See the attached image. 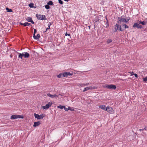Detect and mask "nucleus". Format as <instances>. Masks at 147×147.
<instances>
[{"label":"nucleus","mask_w":147,"mask_h":147,"mask_svg":"<svg viewBox=\"0 0 147 147\" xmlns=\"http://www.w3.org/2000/svg\"><path fill=\"white\" fill-rule=\"evenodd\" d=\"M72 74H71L69 72H65L61 73L59 74L57 76L58 78H63V77H67L69 76H71Z\"/></svg>","instance_id":"1"},{"label":"nucleus","mask_w":147,"mask_h":147,"mask_svg":"<svg viewBox=\"0 0 147 147\" xmlns=\"http://www.w3.org/2000/svg\"><path fill=\"white\" fill-rule=\"evenodd\" d=\"M121 26L119 24H116L115 26L114 32H117V30H119L121 31H123L124 29L121 28Z\"/></svg>","instance_id":"2"},{"label":"nucleus","mask_w":147,"mask_h":147,"mask_svg":"<svg viewBox=\"0 0 147 147\" xmlns=\"http://www.w3.org/2000/svg\"><path fill=\"white\" fill-rule=\"evenodd\" d=\"M118 20L117 21V22L119 24H121V22L125 23L127 22V21L126 19L123 18V16L121 17H118Z\"/></svg>","instance_id":"3"},{"label":"nucleus","mask_w":147,"mask_h":147,"mask_svg":"<svg viewBox=\"0 0 147 147\" xmlns=\"http://www.w3.org/2000/svg\"><path fill=\"white\" fill-rule=\"evenodd\" d=\"M23 118L24 117L23 115H11L10 119H16L17 118Z\"/></svg>","instance_id":"4"},{"label":"nucleus","mask_w":147,"mask_h":147,"mask_svg":"<svg viewBox=\"0 0 147 147\" xmlns=\"http://www.w3.org/2000/svg\"><path fill=\"white\" fill-rule=\"evenodd\" d=\"M52 104V102H48V103L46 104L45 106H43L42 107L43 109H47L50 107H51Z\"/></svg>","instance_id":"5"},{"label":"nucleus","mask_w":147,"mask_h":147,"mask_svg":"<svg viewBox=\"0 0 147 147\" xmlns=\"http://www.w3.org/2000/svg\"><path fill=\"white\" fill-rule=\"evenodd\" d=\"M110 113H113L114 110L112 107L108 106L106 107V111Z\"/></svg>","instance_id":"6"},{"label":"nucleus","mask_w":147,"mask_h":147,"mask_svg":"<svg viewBox=\"0 0 147 147\" xmlns=\"http://www.w3.org/2000/svg\"><path fill=\"white\" fill-rule=\"evenodd\" d=\"M34 116L37 119H42L44 117L45 115L43 114L39 115L38 114H36L35 113L34 114Z\"/></svg>","instance_id":"7"},{"label":"nucleus","mask_w":147,"mask_h":147,"mask_svg":"<svg viewBox=\"0 0 147 147\" xmlns=\"http://www.w3.org/2000/svg\"><path fill=\"white\" fill-rule=\"evenodd\" d=\"M105 87L109 89H115L116 88V86L115 85L113 84L107 85Z\"/></svg>","instance_id":"8"},{"label":"nucleus","mask_w":147,"mask_h":147,"mask_svg":"<svg viewBox=\"0 0 147 147\" xmlns=\"http://www.w3.org/2000/svg\"><path fill=\"white\" fill-rule=\"evenodd\" d=\"M133 28H137L139 29H141L142 28V26L138 23H135L133 25Z\"/></svg>","instance_id":"9"},{"label":"nucleus","mask_w":147,"mask_h":147,"mask_svg":"<svg viewBox=\"0 0 147 147\" xmlns=\"http://www.w3.org/2000/svg\"><path fill=\"white\" fill-rule=\"evenodd\" d=\"M43 15H38L36 14V16L37 18V19H38L39 20H47L46 18H42V17H43Z\"/></svg>","instance_id":"10"},{"label":"nucleus","mask_w":147,"mask_h":147,"mask_svg":"<svg viewBox=\"0 0 147 147\" xmlns=\"http://www.w3.org/2000/svg\"><path fill=\"white\" fill-rule=\"evenodd\" d=\"M26 20L29 22H30L32 24H34V22L32 20V18L30 17H28L26 19Z\"/></svg>","instance_id":"11"},{"label":"nucleus","mask_w":147,"mask_h":147,"mask_svg":"<svg viewBox=\"0 0 147 147\" xmlns=\"http://www.w3.org/2000/svg\"><path fill=\"white\" fill-rule=\"evenodd\" d=\"M48 96H49L51 98H54L56 97H58V96L55 94L54 95H52L50 93L47 94Z\"/></svg>","instance_id":"12"},{"label":"nucleus","mask_w":147,"mask_h":147,"mask_svg":"<svg viewBox=\"0 0 147 147\" xmlns=\"http://www.w3.org/2000/svg\"><path fill=\"white\" fill-rule=\"evenodd\" d=\"M20 24L21 25H23L24 26H29L30 25H31V24L28 23V22H25L24 23H20Z\"/></svg>","instance_id":"13"},{"label":"nucleus","mask_w":147,"mask_h":147,"mask_svg":"<svg viewBox=\"0 0 147 147\" xmlns=\"http://www.w3.org/2000/svg\"><path fill=\"white\" fill-rule=\"evenodd\" d=\"M40 121H38V122H35L34 123V124L33 125L34 127H36L38 126L39 125H40Z\"/></svg>","instance_id":"14"},{"label":"nucleus","mask_w":147,"mask_h":147,"mask_svg":"<svg viewBox=\"0 0 147 147\" xmlns=\"http://www.w3.org/2000/svg\"><path fill=\"white\" fill-rule=\"evenodd\" d=\"M65 111H67L68 110H69L71 111H73L74 110V109L73 108H71V107H68V108H65Z\"/></svg>","instance_id":"15"},{"label":"nucleus","mask_w":147,"mask_h":147,"mask_svg":"<svg viewBox=\"0 0 147 147\" xmlns=\"http://www.w3.org/2000/svg\"><path fill=\"white\" fill-rule=\"evenodd\" d=\"M33 37L35 39L37 40L39 38L40 35L39 34H38L37 36H36L35 35L33 34Z\"/></svg>","instance_id":"16"},{"label":"nucleus","mask_w":147,"mask_h":147,"mask_svg":"<svg viewBox=\"0 0 147 147\" xmlns=\"http://www.w3.org/2000/svg\"><path fill=\"white\" fill-rule=\"evenodd\" d=\"M99 108H101V109L106 111V108L105 106V105H100L99 106Z\"/></svg>","instance_id":"17"},{"label":"nucleus","mask_w":147,"mask_h":147,"mask_svg":"<svg viewBox=\"0 0 147 147\" xmlns=\"http://www.w3.org/2000/svg\"><path fill=\"white\" fill-rule=\"evenodd\" d=\"M24 57L28 58L30 56L29 54L27 52H24Z\"/></svg>","instance_id":"18"},{"label":"nucleus","mask_w":147,"mask_h":147,"mask_svg":"<svg viewBox=\"0 0 147 147\" xmlns=\"http://www.w3.org/2000/svg\"><path fill=\"white\" fill-rule=\"evenodd\" d=\"M89 88V90H94V89H96L97 88V87L96 86H90L89 87H88Z\"/></svg>","instance_id":"19"},{"label":"nucleus","mask_w":147,"mask_h":147,"mask_svg":"<svg viewBox=\"0 0 147 147\" xmlns=\"http://www.w3.org/2000/svg\"><path fill=\"white\" fill-rule=\"evenodd\" d=\"M105 18L106 20V22L105 21V22H106V27L107 28L109 26V25L108 23V20L107 18L106 17Z\"/></svg>","instance_id":"20"},{"label":"nucleus","mask_w":147,"mask_h":147,"mask_svg":"<svg viewBox=\"0 0 147 147\" xmlns=\"http://www.w3.org/2000/svg\"><path fill=\"white\" fill-rule=\"evenodd\" d=\"M34 4L32 3H30L28 5V6L30 8H36V7H34Z\"/></svg>","instance_id":"21"},{"label":"nucleus","mask_w":147,"mask_h":147,"mask_svg":"<svg viewBox=\"0 0 147 147\" xmlns=\"http://www.w3.org/2000/svg\"><path fill=\"white\" fill-rule=\"evenodd\" d=\"M6 10L8 12H11L13 11L11 9H9L8 7H6Z\"/></svg>","instance_id":"22"},{"label":"nucleus","mask_w":147,"mask_h":147,"mask_svg":"<svg viewBox=\"0 0 147 147\" xmlns=\"http://www.w3.org/2000/svg\"><path fill=\"white\" fill-rule=\"evenodd\" d=\"M58 108L62 109L64 108L65 109V107L64 106L59 105L58 106Z\"/></svg>","instance_id":"23"},{"label":"nucleus","mask_w":147,"mask_h":147,"mask_svg":"<svg viewBox=\"0 0 147 147\" xmlns=\"http://www.w3.org/2000/svg\"><path fill=\"white\" fill-rule=\"evenodd\" d=\"M112 42V40L111 39H109L107 41V44H109Z\"/></svg>","instance_id":"24"},{"label":"nucleus","mask_w":147,"mask_h":147,"mask_svg":"<svg viewBox=\"0 0 147 147\" xmlns=\"http://www.w3.org/2000/svg\"><path fill=\"white\" fill-rule=\"evenodd\" d=\"M89 90V88L88 87L84 88V90H83V92H84Z\"/></svg>","instance_id":"25"},{"label":"nucleus","mask_w":147,"mask_h":147,"mask_svg":"<svg viewBox=\"0 0 147 147\" xmlns=\"http://www.w3.org/2000/svg\"><path fill=\"white\" fill-rule=\"evenodd\" d=\"M122 27H124V28H129V27L125 24H123L122 26Z\"/></svg>","instance_id":"26"},{"label":"nucleus","mask_w":147,"mask_h":147,"mask_svg":"<svg viewBox=\"0 0 147 147\" xmlns=\"http://www.w3.org/2000/svg\"><path fill=\"white\" fill-rule=\"evenodd\" d=\"M47 4H48L49 5H51L53 4V3L52 1H50Z\"/></svg>","instance_id":"27"},{"label":"nucleus","mask_w":147,"mask_h":147,"mask_svg":"<svg viewBox=\"0 0 147 147\" xmlns=\"http://www.w3.org/2000/svg\"><path fill=\"white\" fill-rule=\"evenodd\" d=\"M45 7L47 9H49L50 7L49 5L48 4L45 5Z\"/></svg>","instance_id":"28"},{"label":"nucleus","mask_w":147,"mask_h":147,"mask_svg":"<svg viewBox=\"0 0 147 147\" xmlns=\"http://www.w3.org/2000/svg\"><path fill=\"white\" fill-rule=\"evenodd\" d=\"M18 53L19 54V56H18V58H20L22 59V55L21 54V53Z\"/></svg>","instance_id":"29"},{"label":"nucleus","mask_w":147,"mask_h":147,"mask_svg":"<svg viewBox=\"0 0 147 147\" xmlns=\"http://www.w3.org/2000/svg\"><path fill=\"white\" fill-rule=\"evenodd\" d=\"M132 73H133V74H131V76L133 75H134L136 78H138V76L137 74H134L133 72H132Z\"/></svg>","instance_id":"30"},{"label":"nucleus","mask_w":147,"mask_h":147,"mask_svg":"<svg viewBox=\"0 0 147 147\" xmlns=\"http://www.w3.org/2000/svg\"><path fill=\"white\" fill-rule=\"evenodd\" d=\"M59 3L61 4H63V1L61 0H58Z\"/></svg>","instance_id":"31"},{"label":"nucleus","mask_w":147,"mask_h":147,"mask_svg":"<svg viewBox=\"0 0 147 147\" xmlns=\"http://www.w3.org/2000/svg\"><path fill=\"white\" fill-rule=\"evenodd\" d=\"M143 81L145 82L147 81V76L143 78Z\"/></svg>","instance_id":"32"},{"label":"nucleus","mask_w":147,"mask_h":147,"mask_svg":"<svg viewBox=\"0 0 147 147\" xmlns=\"http://www.w3.org/2000/svg\"><path fill=\"white\" fill-rule=\"evenodd\" d=\"M141 24L143 25H144L146 24V23L144 21H143L142 22Z\"/></svg>","instance_id":"33"},{"label":"nucleus","mask_w":147,"mask_h":147,"mask_svg":"<svg viewBox=\"0 0 147 147\" xmlns=\"http://www.w3.org/2000/svg\"><path fill=\"white\" fill-rule=\"evenodd\" d=\"M80 86H85V84H79Z\"/></svg>","instance_id":"34"},{"label":"nucleus","mask_w":147,"mask_h":147,"mask_svg":"<svg viewBox=\"0 0 147 147\" xmlns=\"http://www.w3.org/2000/svg\"><path fill=\"white\" fill-rule=\"evenodd\" d=\"M52 24L51 22H50L49 23V24H48V27L49 28H50V26Z\"/></svg>","instance_id":"35"},{"label":"nucleus","mask_w":147,"mask_h":147,"mask_svg":"<svg viewBox=\"0 0 147 147\" xmlns=\"http://www.w3.org/2000/svg\"><path fill=\"white\" fill-rule=\"evenodd\" d=\"M36 32H37L36 30V29H34V32L33 34L35 35V34L36 33Z\"/></svg>","instance_id":"36"},{"label":"nucleus","mask_w":147,"mask_h":147,"mask_svg":"<svg viewBox=\"0 0 147 147\" xmlns=\"http://www.w3.org/2000/svg\"><path fill=\"white\" fill-rule=\"evenodd\" d=\"M50 29V28H49V27H48V28H46V30L45 31V32H47V30H49V29Z\"/></svg>","instance_id":"37"},{"label":"nucleus","mask_w":147,"mask_h":147,"mask_svg":"<svg viewBox=\"0 0 147 147\" xmlns=\"http://www.w3.org/2000/svg\"><path fill=\"white\" fill-rule=\"evenodd\" d=\"M66 35H68V36H70V34H67L66 33V34H65V36H66Z\"/></svg>","instance_id":"38"},{"label":"nucleus","mask_w":147,"mask_h":147,"mask_svg":"<svg viewBox=\"0 0 147 147\" xmlns=\"http://www.w3.org/2000/svg\"><path fill=\"white\" fill-rule=\"evenodd\" d=\"M89 83H87L85 84V86H88L89 85Z\"/></svg>","instance_id":"39"},{"label":"nucleus","mask_w":147,"mask_h":147,"mask_svg":"<svg viewBox=\"0 0 147 147\" xmlns=\"http://www.w3.org/2000/svg\"><path fill=\"white\" fill-rule=\"evenodd\" d=\"M21 54L22 55V56H24V53H21Z\"/></svg>","instance_id":"40"},{"label":"nucleus","mask_w":147,"mask_h":147,"mask_svg":"<svg viewBox=\"0 0 147 147\" xmlns=\"http://www.w3.org/2000/svg\"><path fill=\"white\" fill-rule=\"evenodd\" d=\"M142 22L141 21H140L139 22V24H142Z\"/></svg>","instance_id":"41"},{"label":"nucleus","mask_w":147,"mask_h":147,"mask_svg":"<svg viewBox=\"0 0 147 147\" xmlns=\"http://www.w3.org/2000/svg\"><path fill=\"white\" fill-rule=\"evenodd\" d=\"M46 18L45 17V15H43V17H42V18Z\"/></svg>","instance_id":"42"},{"label":"nucleus","mask_w":147,"mask_h":147,"mask_svg":"<svg viewBox=\"0 0 147 147\" xmlns=\"http://www.w3.org/2000/svg\"><path fill=\"white\" fill-rule=\"evenodd\" d=\"M130 19V18H129L127 19V22Z\"/></svg>","instance_id":"43"},{"label":"nucleus","mask_w":147,"mask_h":147,"mask_svg":"<svg viewBox=\"0 0 147 147\" xmlns=\"http://www.w3.org/2000/svg\"><path fill=\"white\" fill-rule=\"evenodd\" d=\"M143 130H146V127H145L144 129H143Z\"/></svg>","instance_id":"44"},{"label":"nucleus","mask_w":147,"mask_h":147,"mask_svg":"<svg viewBox=\"0 0 147 147\" xmlns=\"http://www.w3.org/2000/svg\"><path fill=\"white\" fill-rule=\"evenodd\" d=\"M139 130L140 131H143V129H139Z\"/></svg>","instance_id":"45"},{"label":"nucleus","mask_w":147,"mask_h":147,"mask_svg":"<svg viewBox=\"0 0 147 147\" xmlns=\"http://www.w3.org/2000/svg\"><path fill=\"white\" fill-rule=\"evenodd\" d=\"M65 1H69L70 0H64Z\"/></svg>","instance_id":"46"},{"label":"nucleus","mask_w":147,"mask_h":147,"mask_svg":"<svg viewBox=\"0 0 147 147\" xmlns=\"http://www.w3.org/2000/svg\"><path fill=\"white\" fill-rule=\"evenodd\" d=\"M88 27H89V29H90V26H89Z\"/></svg>","instance_id":"47"},{"label":"nucleus","mask_w":147,"mask_h":147,"mask_svg":"<svg viewBox=\"0 0 147 147\" xmlns=\"http://www.w3.org/2000/svg\"><path fill=\"white\" fill-rule=\"evenodd\" d=\"M59 95H61V96H62V95L61 94H59Z\"/></svg>","instance_id":"48"},{"label":"nucleus","mask_w":147,"mask_h":147,"mask_svg":"<svg viewBox=\"0 0 147 147\" xmlns=\"http://www.w3.org/2000/svg\"><path fill=\"white\" fill-rule=\"evenodd\" d=\"M131 74H133V73H132V72H131Z\"/></svg>","instance_id":"49"},{"label":"nucleus","mask_w":147,"mask_h":147,"mask_svg":"<svg viewBox=\"0 0 147 147\" xmlns=\"http://www.w3.org/2000/svg\"><path fill=\"white\" fill-rule=\"evenodd\" d=\"M1 68V67H0V69Z\"/></svg>","instance_id":"50"}]
</instances>
